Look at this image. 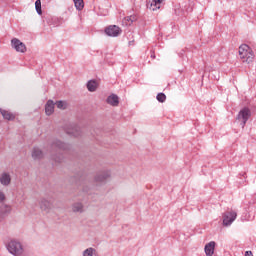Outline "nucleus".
Instances as JSON below:
<instances>
[{"mask_svg":"<svg viewBox=\"0 0 256 256\" xmlns=\"http://www.w3.org/2000/svg\"><path fill=\"white\" fill-rule=\"evenodd\" d=\"M6 248L11 255L27 256V252L25 251L23 244L18 240H15V239L10 240L6 245Z\"/></svg>","mask_w":256,"mask_h":256,"instance_id":"1","label":"nucleus"},{"mask_svg":"<svg viewBox=\"0 0 256 256\" xmlns=\"http://www.w3.org/2000/svg\"><path fill=\"white\" fill-rule=\"evenodd\" d=\"M239 57L242 63H252L253 59H255V53L253 52V49L249 47V45L242 44L239 47Z\"/></svg>","mask_w":256,"mask_h":256,"instance_id":"2","label":"nucleus"},{"mask_svg":"<svg viewBox=\"0 0 256 256\" xmlns=\"http://www.w3.org/2000/svg\"><path fill=\"white\" fill-rule=\"evenodd\" d=\"M51 153H58V156H52V159L56 161L57 163H61V151H66V149H69V146L59 140H54L50 146Z\"/></svg>","mask_w":256,"mask_h":256,"instance_id":"3","label":"nucleus"},{"mask_svg":"<svg viewBox=\"0 0 256 256\" xmlns=\"http://www.w3.org/2000/svg\"><path fill=\"white\" fill-rule=\"evenodd\" d=\"M237 119L240 121L242 129L245 128V125L251 119V109L249 107L242 108L237 115Z\"/></svg>","mask_w":256,"mask_h":256,"instance_id":"4","label":"nucleus"},{"mask_svg":"<svg viewBox=\"0 0 256 256\" xmlns=\"http://www.w3.org/2000/svg\"><path fill=\"white\" fill-rule=\"evenodd\" d=\"M237 219V212L235 211H226L223 214V225H225V227H229V225H231L233 223V221H235Z\"/></svg>","mask_w":256,"mask_h":256,"instance_id":"5","label":"nucleus"},{"mask_svg":"<svg viewBox=\"0 0 256 256\" xmlns=\"http://www.w3.org/2000/svg\"><path fill=\"white\" fill-rule=\"evenodd\" d=\"M64 131L67 135H72L73 137H79L81 135V128L75 124H67L64 127Z\"/></svg>","mask_w":256,"mask_h":256,"instance_id":"6","label":"nucleus"},{"mask_svg":"<svg viewBox=\"0 0 256 256\" xmlns=\"http://www.w3.org/2000/svg\"><path fill=\"white\" fill-rule=\"evenodd\" d=\"M105 33L108 35V37H119L122 30L117 25H110L105 28Z\"/></svg>","mask_w":256,"mask_h":256,"instance_id":"7","label":"nucleus"},{"mask_svg":"<svg viewBox=\"0 0 256 256\" xmlns=\"http://www.w3.org/2000/svg\"><path fill=\"white\" fill-rule=\"evenodd\" d=\"M12 47L18 51L19 53H25L27 51V47L17 38H13L11 40Z\"/></svg>","mask_w":256,"mask_h":256,"instance_id":"8","label":"nucleus"},{"mask_svg":"<svg viewBox=\"0 0 256 256\" xmlns=\"http://www.w3.org/2000/svg\"><path fill=\"white\" fill-rule=\"evenodd\" d=\"M109 177H111V173L109 171H103L95 176V181L96 183H103L104 181H107Z\"/></svg>","mask_w":256,"mask_h":256,"instance_id":"9","label":"nucleus"},{"mask_svg":"<svg viewBox=\"0 0 256 256\" xmlns=\"http://www.w3.org/2000/svg\"><path fill=\"white\" fill-rule=\"evenodd\" d=\"M106 103L108 105H111L112 107H118L119 106V96L117 94H111L107 97Z\"/></svg>","mask_w":256,"mask_h":256,"instance_id":"10","label":"nucleus"},{"mask_svg":"<svg viewBox=\"0 0 256 256\" xmlns=\"http://www.w3.org/2000/svg\"><path fill=\"white\" fill-rule=\"evenodd\" d=\"M204 251L206 256H213V253H215V241H211L208 244H206Z\"/></svg>","mask_w":256,"mask_h":256,"instance_id":"11","label":"nucleus"},{"mask_svg":"<svg viewBox=\"0 0 256 256\" xmlns=\"http://www.w3.org/2000/svg\"><path fill=\"white\" fill-rule=\"evenodd\" d=\"M54 111H55V103L53 102V100H48L45 105L46 115H53Z\"/></svg>","mask_w":256,"mask_h":256,"instance_id":"12","label":"nucleus"},{"mask_svg":"<svg viewBox=\"0 0 256 256\" xmlns=\"http://www.w3.org/2000/svg\"><path fill=\"white\" fill-rule=\"evenodd\" d=\"M0 183L1 185H4L5 187H7V185L11 183V176L8 173H3L0 176Z\"/></svg>","mask_w":256,"mask_h":256,"instance_id":"13","label":"nucleus"},{"mask_svg":"<svg viewBox=\"0 0 256 256\" xmlns=\"http://www.w3.org/2000/svg\"><path fill=\"white\" fill-rule=\"evenodd\" d=\"M0 113L2 115V117L4 119H6L7 121H13V119H15V115H13V113L6 111V110H0Z\"/></svg>","mask_w":256,"mask_h":256,"instance_id":"14","label":"nucleus"},{"mask_svg":"<svg viewBox=\"0 0 256 256\" xmlns=\"http://www.w3.org/2000/svg\"><path fill=\"white\" fill-rule=\"evenodd\" d=\"M40 208L42 211H49V209H51V202H49L47 199H42L40 201Z\"/></svg>","mask_w":256,"mask_h":256,"instance_id":"15","label":"nucleus"},{"mask_svg":"<svg viewBox=\"0 0 256 256\" xmlns=\"http://www.w3.org/2000/svg\"><path fill=\"white\" fill-rule=\"evenodd\" d=\"M163 1L165 0H152L150 4V9H152V11H157V9H161V4Z\"/></svg>","mask_w":256,"mask_h":256,"instance_id":"16","label":"nucleus"},{"mask_svg":"<svg viewBox=\"0 0 256 256\" xmlns=\"http://www.w3.org/2000/svg\"><path fill=\"white\" fill-rule=\"evenodd\" d=\"M87 89L88 91H90L91 93L97 91V82L95 80H90L87 83Z\"/></svg>","mask_w":256,"mask_h":256,"instance_id":"17","label":"nucleus"},{"mask_svg":"<svg viewBox=\"0 0 256 256\" xmlns=\"http://www.w3.org/2000/svg\"><path fill=\"white\" fill-rule=\"evenodd\" d=\"M33 159H41L43 157V151L39 148H34L32 151Z\"/></svg>","mask_w":256,"mask_h":256,"instance_id":"18","label":"nucleus"},{"mask_svg":"<svg viewBox=\"0 0 256 256\" xmlns=\"http://www.w3.org/2000/svg\"><path fill=\"white\" fill-rule=\"evenodd\" d=\"M83 256H97V250L95 248H87L83 251Z\"/></svg>","mask_w":256,"mask_h":256,"instance_id":"19","label":"nucleus"},{"mask_svg":"<svg viewBox=\"0 0 256 256\" xmlns=\"http://www.w3.org/2000/svg\"><path fill=\"white\" fill-rule=\"evenodd\" d=\"M73 211H74V213H82L83 212V204L82 203H75L74 205H73Z\"/></svg>","mask_w":256,"mask_h":256,"instance_id":"20","label":"nucleus"},{"mask_svg":"<svg viewBox=\"0 0 256 256\" xmlns=\"http://www.w3.org/2000/svg\"><path fill=\"white\" fill-rule=\"evenodd\" d=\"M73 1L76 9L78 11H82L83 7H85V3L83 2V0H73Z\"/></svg>","mask_w":256,"mask_h":256,"instance_id":"21","label":"nucleus"},{"mask_svg":"<svg viewBox=\"0 0 256 256\" xmlns=\"http://www.w3.org/2000/svg\"><path fill=\"white\" fill-rule=\"evenodd\" d=\"M156 99L159 101V103H165V101H167V96L165 93H159L157 94Z\"/></svg>","mask_w":256,"mask_h":256,"instance_id":"22","label":"nucleus"},{"mask_svg":"<svg viewBox=\"0 0 256 256\" xmlns=\"http://www.w3.org/2000/svg\"><path fill=\"white\" fill-rule=\"evenodd\" d=\"M35 9L38 15H42L43 11L41 10V0H36Z\"/></svg>","mask_w":256,"mask_h":256,"instance_id":"23","label":"nucleus"},{"mask_svg":"<svg viewBox=\"0 0 256 256\" xmlns=\"http://www.w3.org/2000/svg\"><path fill=\"white\" fill-rule=\"evenodd\" d=\"M56 106L58 109H67V102L58 101V102H56Z\"/></svg>","mask_w":256,"mask_h":256,"instance_id":"24","label":"nucleus"},{"mask_svg":"<svg viewBox=\"0 0 256 256\" xmlns=\"http://www.w3.org/2000/svg\"><path fill=\"white\" fill-rule=\"evenodd\" d=\"M126 21H128L129 25H131V23H135V21H137V15L127 16Z\"/></svg>","mask_w":256,"mask_h":256,"instance_id":"25","label":"nucleus"},{"mask_svg":"<svg viewBox=\"0 0 256 256\" xmlns=\"http://www.w3.org/2000/svg\"><path fill=\"white\" fill-rule=\"evenodd\" d=\"M6 197H5V193H3V191L0 190V203H3V201H5Z\"/></svg>","mask_w":256,"mask_h":256,"instance_id":"26","label":"nucleus"},{"mask_svg":"<svg viewBox=\"0 0 256 256\" xmlns=\"http://www.w3.org/2000/svg\"><path fill=\"white\" fill-rule=\"evenodd\" d=\"M245 256H253V252H251V251H246V252H245Z\"/></svg>","mask_w":256,"mask_h":256,"instance_id":"27","label":"nucleus"},{"mask_svg":"<svg viewBox=\"0 0 256 256\" xmlns=\"http://www.w3.org/2000/svg\"><path fill=\"white\" fill-rule=\"evenodd\" d=\"M83 192H84V193H89V190L87 189V187H84V188H83Z\"/></svg>","mask_w":256,"mask_h":256,"instance_id":"28","label":"nucleus"}]
</instances>
